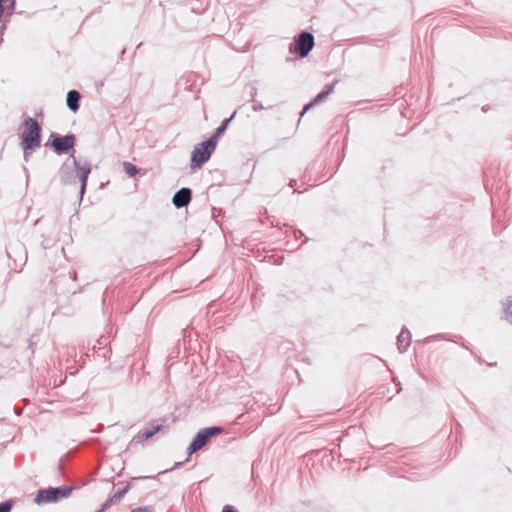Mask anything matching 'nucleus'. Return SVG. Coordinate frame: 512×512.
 I'll return each mask as SVG.
<instances>
[{
    "label": "nucleus",
    "mask_w": 512,
    "mask_h": 512,
    "mask_svg": "<svg viewBox=\"0 0 512 512\" xmlns=\"http://www.w3.org/2000/svg\"><path fill=\"white\" fill-rule=\"evenodd\" d=\"M335 84H328L325 86L324 90L320 92L313 101L306 104L301 112V116H303L312 106H314L317 103L322 102L328 95H330L334 90Z\"/></svg>",
    "instance_id": "obj_9"
},
{
    "label": "nucleus",
    "mask_w": 512,
    "mask_h": 512,
    "mask_svg": "<svg viewBox=\"0 0 512 512\" xmlns=\"http://www.w3.org/2000/svg\"><path fill=\"white\" fill-rule=\"evenodd\" d=\"M129 489V486H126L122 491L119 493V497H122Z\"/></svg>",
    "instance_id": "obj_21"
},
{
    "label": "nucleus",
    "mask_w": 512,
    "mask_h": 512,
    "mask_svg": "<svg viewBox=\"0 0 512 512\" xmlns=\"http://www.w3.org/2000/svg\"><path fill=\"white\" fill-rule=\"evenodd\" d=\"M314 47V37L309 32H302L289 46L292 54H299L306 57Z\"/></svg>",
    "instance_id": "obj_5"
},
{
    "label": "nucleus",
    "mask_w": 512,
    "mask_h": 512,
    "mask_svg": "<svg viewBox=\"0 0 512 512\" xmlns=\"http://www.w3.org/2000/svg\"><path fill=\"white\" fill-rule=\"evenodd\" d=\"M235 114H236V113L234 112V113H233V115H232L230 118L225 119V120L221 123V125L216 129L215 135H214L212 138H214V139L216 140V139H217V137H219L222 133H224V131L227 129V127H228V125H229L230 121L234 118Z\"/></svg>",
    "instance_id": "obj_13"
},
{
    "label": "nucleus",
    "mask_w": 512,
    "mask_h": 512,
    "mask_svg": "<svg viewBox=\"0 0 512 512\" xmlns=\"http://www.w3.org/2000/svg\"><path fill=\"white\" fill-rule=\"evenodd\" d=\"M505 305V318L508 322L512 323V298L506 300Z\"/></svg>",
    "instance_id": "obj_14"
},
{
    "label": "nucleus",
    "mask_w": 512,
    "mask_h": 512,
    "mask_svg": "<svg viewBox=\"0 0 512 512\" xmlns=\"http://www.w3.org/2000/svg\"><path fill=\"white\" fill-rule=\"evenodd\" d=\"M12 508L11 501H5L0 504V512H9Z\"/></svg>",
    "instance_id": "obj_17"
},
{
    "label": "nucleus",
    "mask_w": 512,
    "mask_h": 512,
    "mask_svg": "<svg viewBox=\"0 0 512 512\" xmlns=\"http://www.w3.org/2000/svg\"><path fill=\"white\" fill-rule=\"evenodd\" d=\"M411 344V333L407 328H403L397 336V347L400 353H403Z\"/></svg>",
    "instance_id": "obj_10"
},
{
    "label": "nucleus",
    "mask_w": 512,
    "mask_h": 512,
    "mask_svg": "<svg viewBox=\"0 0 512 512\" xmlns=\"http://www.w3.org/2000/svg\"><path fill=\"white\" fill-rule=\"evenodd\" d=\"M393 382H394V385H395V393H399L400 390H401V387H400V383L399 382H396L395 379L393 378Z\"/></svg>",
    "instance_id": "obj_19"
},
{
    "label": "nucleus",
    "mask_w": 512,
    "mask_h": 512,
    "mask_svg": "<svg viewBox=\"0 0 512 512\" xmlns=\"http://www.w3.org/2000/svg\"><path fill=\"white\" fill-rule=\"evenodd\" d=\"M124 171L130 176L133 177L138 173V169L135 165L130 162L123 163Z\"/></svg>",
    "instance_id": "obj_15"
},
{
    "label": "nucleus",
    "mask_w": 512,
    "mask_h": 512,
    "mask_svg": "<svg viewBox=\"0 0 512 512\" xmlns=\"http://www.w3.org/2000/svg\"><path fill=\"white\" fill-rule=\"evenodd\" d=\"M217 140L210 138L205 142L196 145L192 151L191 168H200L207 162L216 148Z\"/></svg>",
    "instance_id": "obj_3"
},
{
    "label": "nucleus",
    "mask_w": 512,
    "mask_h": 512,
    "mask_svg": "<svg viewBox=\"0 0 512 512\" xmlns=\"http://www.w3.org/2000/svg\"><path fill=\"white\" fill-rule=\"evenodd\" d=\"M41 128L36 120L28 118L23 123V131L21 133V147L24 151V158L27 160L30 155L29 151L40 146Z\"/></svg>",
    "instance_id": "obj_2"
},
{
    "label": "nucleus",
    "mask_w": 512,
    "mask_h": 512,
    "mask_svg": "<svg viewBox=\"0 0 512 512\" xmlns=\"http://www.w3.org/2000/svg\"><path fill=\"white\" fill-rule=\"evenodd\" d=\"M191 200V190L189 188H181L178 190L172 199V203L177 208H182L188 205Z\"/></svg>",
    "instance_id": "obj_8"
},
{
    "label": "nucleus",
    "mask_w": 512,
    "mask_h": 512,
    "mask_svg": "<svg viewBox=\"0 0 512 512\" xmlns=\"http://www.w3.org/2000/svg\"><path fill=\"white\" fill-rule=\"evenodd\" d=\"M71 489L68 487H56L39 490L34 502L38 505L56 502L69 496Z\"/></svg>",
    "instance_id": "obj_4"
},
{
    "label": "nucleus",
    "mask_w": 512,
    "mask_h": 512,
    "mask_svg": "<svg viewBox=\"0 0 512 512\" xmlns=\"http://www.w3.org/2000/svg\"><path fill=\"white\" fill-rule=\"evenodd\" d=\"M75 144V136L69 134L66 136H57L52 140V147L58 153H65Z\"/></svg>",
    "instance_id": "obj_7"
},
{
    "label": "nucleus",
    "mask_w": 512,
    "mask_h": 512,
    "mask_svg": "<svg viewBox=\"0 0 512 512\" xmlns=\"http://www.w3.org/2000/svg\"><path fill=\"white\" fill-rule=\"evenodd\" d=\"M255 95H256V91L252 94V102H253L252 109L255 112H257V111L264 109V106L259 101L254 99Z\"/></svg>",
    "instance_id": "obj_16"
},
{
    "label": "nucleus",
    "mask_w": 512,
    "mask_h": 512,
    "mask_svg": "<svg viewBox=\"0 0 512 512\" xmlns=\"http://www.w3.org/2000/svg\"><path fill=\"white\" fill-rule=\"evenodd\" d=\"M91 172L90 164L80 165L73 157L72 165L64 163L60 169L61 181L64 184H76L78 181L80 186V199H82L87 185L88 176Z\"/></svg>",
    "instance_id": "obj_1"
},
{
    "label": "nucleus",
    "mask_w": 512,
    "mask_h": 512,
    "mask_svg": "<svg viewBox=\"0 0 512 512\" xmlns=\"http://www.w3.org/2000/svg\"><path fill=\"white\" fill-rule=\"evenodd\" d=\"M131 512H151V511L147 507H139V508L133 509Z\"/></svg>",
    "instance_id": "obj_18"
},
{
    "label": "nucleus",
    "mask_w": 512,
    "mask_h": 512,
    "mask_svg": "<svg viewBox=\"0 0 512 512\" xmlns=\"http://www.w3.org/2000/svg\"><path fill=\"white\" fill-rule=\"evenodd\" d=\"M161 426L160 425H157L155 427H153L152 429L150 430H144L142 432H140L138 435H136L132 442H142L144 440H148L149 438H151L152 436H154L159 430H160Z\"/></svg>",
    "instance_id": "obj_12"
},
{
    "label": "nucleus",
    "mask_w": 512,
    "mask_h": 512,
    "mask_svg": "<svg viewBox=\"0 0 512 512\" xmlns=\"http://www.w3.org/2000/svg\"><path fill=\"white\" fill-rule=\"evenodd\" d=\"M222 512H237L231 506H225Z\"/></svg>",
    "instance_id": "obj_20"
},
{
    "label": "nucleus",
    "mask_w": 512,
    "mask_h": 512,
    "mask_svg": "<svg viewBox=\"0 0 512 512\" xmlns=\"http://www.w3.org/2000/svg\"><path fill=\"white\" fill-rule=\"evenodd\" d=\"M221 431H222V428H220V427H209V428L200 430L194 437L190 446L188 447V449H187L188 454L191 455V454L195 453L196 451L200 450L202 447H204L207 444V442L212 437L220 434Z\"/></svg>",
    "instance_id": "obj_6"
},
{
    "label": "nucleus",
    "mask_w": 512,
    "mask_h": 512,
    "mask_svg": "<svg viewBox=\"0 0 512 512\" xmlns=\"http://www.w3.org/2000/svg\"><path fill=\"white\" fill-rule=\"evenodd\" d=\"M79 99H80L79 92H77L76 90H70L67 93V98H66V103H67L68 108L74 112L77 111L79 108V104H78Z\"/></svg>",
    "instance_id": "obj_11"
}]
</instances>
